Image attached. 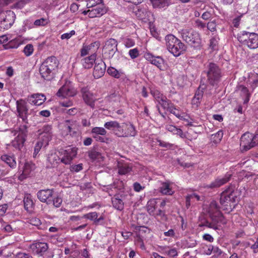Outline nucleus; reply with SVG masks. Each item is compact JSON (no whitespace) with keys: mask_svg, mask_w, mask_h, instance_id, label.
Returning <instances> with one entry per match:
<instances>
[{"mask_svg":"<svg viewBox=\"0 0 258 258\" xmlns=\"http://www.w3.org/2000/svg\"><path fill=\"white\" fill-rule=\"evenodd\" d=\"M58 65V60L55 56L48 57L39 68V72L42 78L46 80H50L53 77Z\"/></svg>","mask_w":258,"mask_h":258,"instance_id":"f257e3e1","label":"nucleus"},{"mask_svg":"<svg viewBox=\"0 0 258 258\" xmlns=\"http://www.w3.org/2000/svg\"><path fill=\"white\" fill-rule=\"evenodd\" d=\"M165 41L167 49L175 56L183 54L186 49V46L172 34L167 35Z\"/></svg>","mask_w":258,"mask_h":258,"instance_id":"f03ea898","label":"nucleus"},{"mask_svg":"<svg viewBox=\"0 0 258 258\" xmlns=\"http://www.w3.org/2000/svg\"><path fill=\"white\" fill-rule=\"evenodd\" d=\"M205 72L207 74V81L212 86L217 84L221 77V70L215 63L209 62L206 67Z\"/></svg>","mask_w":258,"mask_h":258,"instance_id":"7ed1b4c3","label":"nucleus"},{"mask_svg":"<svg viewBox=\"0 0 258 258\" xmlns=\"http://www.w3.org/2000/svg\"><path fill=\"white\" fill-rule=\"evenodd\" d=\"M182 38L186 43L195 48H200L202 40L199 33L192 29H183L181 30Z\"/></svg>","mask_w":258,"mask_h":258,"instance_id":"20e7f679","label":"nucleus"},{"mask_svg":"<svg viewBox=\"0 0 258 258\" xmlns=\"http://www.w3.org/2000/svg\"><path fill=\"white\" fill-rule=\"evenodd\" d=\"M258 144V134L246 133L240 138V150L242 152L247 151Z\"/></svg>","mask_w":258,"mask_h":258,"instance_id":"39448f33","label":"nucleus"},{"mask_svg":"<svg viewBox=\"0 0 258 258\" xmlns=\"http://www.w3.org/2000/svg\"><path fill=\"white\" fill-rule=\"evenodd\" d=\"M238 41L251 49L258 47V34L255 33L243 32L238 35Z\"/></svg>","mask_w":258,"mask_h":258,"instance_id":"423d86ee","label":"nucleus"},{"mask_svg":"<svg viewBox=\"0 0 258 258\" xmlns=\"http://www.w3.org/2000/svg\"><path fill=\"white\" fill-rule=\"evenodd\" d=\"M60 162L66 165L71 164L72 160L76 157L77 149L75 147L68 148L59 151Z\"/></svg>","mask_w":258,"mask_h":258,"instance_id":"0eeeda50","label":"nucleus"},{"mask_svg":"<svg viewBox=\"0 0 258 258\" xmlns=\"http://www.w3.org/2000/svg\"><path fill=\"white\" fill-rule=\"evenodd\" d=\"M237 195L234 188L229 187L221 193L220 202L222 205L228 206V204L230 203H235Z\"/></svg>","mask_w":258,"mask_h":258,"instance_id":"6e6552de","label":"nucleus"},{"mask_svg":"<svg viewBox=\"0 0 258 258\" xmlns=\"http://www.w3.org/2000/svg\"><path fill=\"white\" fill-rule=\"evenodd\" d=\"M117 51V42L113 38L107 40L103 47V52L105 57L111 58Z\"/></svg>","mask_w":258,"mask_h":258,"instance_id":"1a4fd4ad","label":"nucleus"},{"mask_svg":"<svg viewBox=\"0 0 258 258\" xmlns=\"http://www.w3.org/2000/svg\"><path fill=\"white\" fill-rule=\"evenodd\" d=\"M16 105L19 117L22 118L23 122L26 123H28V108L27 105V102L23 99H20L16 102Z\"/></svg>","mask_w":258,"mask_h":258,"instance_id":"9d476101","label":"nucleus"},{"mask_svg":"<svg viewBox=\"0 0 258 258\" xmlns=\"http://www.w3.org/2000/svg\"><path fill=\"white\" fill-rule=\"evenodd\" d=\"M53 189H41L37 193V197L40 201L46 203L47 205L52 203Z\"/></svg>","mask_w":258,"mask_h":258,"instance_id":"9b49d317","label":"nucleus"},{"mask_svg":"<svg viewBox=\"0 0 258 258\" xmlns=\"http://www.w3.org/2000/svg\"><path fill=\"white\" fill-rule=\"evenodd\" d=\"M39 135L42 142L45 144V146L48 145L49 142L52 137V127L50 125H44L42 128L38 130Z\"/></svg>","mask_w":258,"mask_h":258,"instance_id":"f8f14e48","label":"nucleus"},{"mask_svg":"<svg viewBox=\"0 0 258 258\" xmlns=\"http://www.w3.org/2000/svg\"><path fill=\"white\" fill-rule=\"evenodd\" d=\"M126 197V195L121 192L115 194L111 199L113 208L119 211L123 210Z\"/></svg>","mask_w":258,"mask_h":258,"instance_id":"ddd939ff","label":"nucleus"},{"mask_svg":"<svg viewBox=\"0 0 258 258\" xmlns=\"http://www.w3.org/2000/svg\"><path fill=\"white\" fill-rule=\"evenodd\" d=\"M32 252L39 256H42L48 248V244L45 242L36 241L29 246Z\"/></svg>","mask_w":258,"mask_h":258,"instance_id":"4468645a","label":"nucleus"},{"mask_svg":"<svg viewBox=\"0 0 258 258\" xmlns=\"http://www.w3.org/2000/svg\"><path fill=\"white\" fill-rule=\"evenodd\" d=\"M232 174L227 172L224 177H218L214 181L212 182L210 184L207 185L206 187L210 188H215L219 187L220 186L225 184L228 182L231 178Z\"/></svg>","mask_w":258,"mask_h":258,"instance_id":"2eb2a0df","label":"nucleus"},{"mask_svg":"<svg viewBox=\"0 0 258 258\" xmlns=\"http://www.w3.org/2000/svg\"><path fill=\"white\" fill-rule=\"evenodd\" d=\"M81 92L84 101L88 105L93 107L94 105L95 98L94 94L90 91L89 88L87 86L83 87Z\"/></svg>","mask_w":258,"mask_h":258,"instance_id":"dca6fc26","label":"nucleus"},{"mask_svg":"<svg viewBox=\"0 0 258 258\" xmlns=\"http://www.w3.org/2000/svg\"><path fill=\"white\" fill-rule=\"evenodd\" d=\"M106 65L102 60H97L95 64L93 76L95 78L99 79L102 77L105 72Z\"/></svg>","mask_w":258,"mask_h":258,"instance_id":"f3484780","label":"nucleus"},{"mask_svg":"<svg viewBox=\"0 0 258 258\" xmlns=\"http://www.w3.org/2000/svg\"><path fill=\"white\" fill-rule=\"evenodd\" d=\"M145 57L151 63L155 65L160 70H162L164 61L161 56H155L150 53H146L145 54Z\"/></svg>","mask_w":258,"mask_h":258,"instance_id":"a211bd4d","label":"nucleus"},{"mask_svg":"<svg viewBox=\"0 0 258 258\" xmlns=\"http://www.w3.org/2000/svg\"><path fill=\"white\" fill-rule=\"evenodd\" d=\"M46 100L45 96L43 94H34L28 97V102L30 104L39 106Z\"/></svg>","mask_w":258,"mask_h":258,"instance_id":"6ab92c4d","label":"nucleus"},{"mask_svg":"<svg viewBox=\"0 0 258 258\" xmlns=\"http://www.w3.org/2000/svg\"><path fill=\"white\" fill-rule=\"evenodd\" d=\"M57 95L59 97L66 98L70 96H74L76 94V91L67 85L61 87L58 92Z\"/></svg>","mask_w":258,"mask_h":258,"instance_id":"aec40b11","label":"nucleus"},{"mask_svg":"<svg viewBox=\"0 0 258 258\" xmlns=\"http://www.w3.org/2000/svg\"><path fill=\"white\" fill-rule=\"evenodd\" d=\"M92 10H90L89 12L90 18L99 17L105 14L107 10L103 5L97 6L95 7H92Z\"/></svg>","mask_w":258,"mask_h":258,"instance_id":"412c9836","label":"nucleus"},{"mask_svg":"<svg viewBox=\"0 0 258 258\" xmlns=\"http://www.w3.org/2000/svg\"><path fill=\"white\" fill-rule=\"evenodd\" d=\"M117 167L118 173L120 175H125L131 171L132 167L130 164L123 160L117 161Z\"/></svg>","mask_w":258,"mask_h":258,"instance_id":"4be33fe9","label":"nucleus"},{"mask_svg":"<svg viewBox=\"0 0 258 258\" xmlns=\"http://www.w3.org/2000/svg\"><path fill=\"white\" fill-rule=\"evenodd\" d=\"M78 123L76 120H67L66 121L65 128L67 130L68 134L71 136H75L77 134Z\"/></svg>","mask_w":258,"mask_h":258,"instance_id":"5701e85b","label":"nucleus"},{"mask_svg":"<svg viewBox=\"0 0 258 258\" xmlns=\"http://www.w3.org/2000/svg\"><path fill=\"white\" fill-rule=\"evenodd\" d=\"M96 59V54L93 53L90 56L82 59L81 62L83 67L85 69H90L92 67Z\"/></svg>","mask_w":258,"mask_h":258,"instance_id":"b1692460","label":"nucleus"},{"mask_svg":"<svg viewBox=\"0 0 258 258\" xmlns=\"http://www.w3.org/2000/svg\"><path fill=\"white\" fill-rule=\"evenodd\" d=\"M35 169V165L33 163L26 162L24 166L22 174L20 176L21 178H25L30 175L32 171Z\"/></svg>","mask_w":258,"mask_h":258,"instance_id":"393cba45","label":"nucleus"},{"mask_svg":"<svg viewBox=\"0 0 258 258\" xmlns=\"http://www.w3.org/2000/svg\"><path fill=\"white\" fill-rule=\"evenodd\" d=\"M136 133L135 127L132 123H125L122 137H135Z\"/></svg>","mask_w":258,"mask_h":258,"instance_id":"a878e982","label":"nucleus"},{"mask_svg":"<svg viewBox=\"0 0 258 258\" xmlns=\"http://www.w3.org/2000/svg\"><path fill=\"white\" fill-rule=\"evenodd\" d=\"M59 160L60 161L59 155H58L55 153L49 154L47 158V162L49 164L47 166L49 168L54 167L58 164Z\"/></svg>","mask_w":258,"mask_h":258,"instance_id":"bb28decb","label":"nucleus"},{"mask_svg":"<svg viewBox=\"0 0 258 258\" xmlns=\"http://www.w3.org/2000/svg\"><path fill=\"white\" fill-rule=\"evenodd\" d=\"M159 190L163 195H172L174 193L169 181L162 182Z\"/></svg>","mask_w":258,"mask_h":258,"instance_id":"cd10ccee","label":"nucleus"},{"mask_svg":"<svg viewBox=\"0 0 258 258\" xmlns=\"http://www.w3.org/2000/svg\"><path fill=\"white\" fill-rule=\"evenodd\" d=\"M154 8L161 9L169 6L170 0H150Z\"/></svg>","mask_w":258,"mask_h":258,"instance_id":"c85d7f7f","label":"nucleus"},{"mask_svg":"<svg viewBox=\"0 0 258 258\" xmlns=\"http://www.w3.org/2000/svg\"><path fill=\"white\" fill-rule=\"evenodd\" d=\"M203 96V91L198 90L196 91L194 98L192 99L191 104L192 107L197 108L200 105Z\"/></svg>","mask_w":258,"mask_h":258,"instance_id":"c756f323","label":"nucleus"},{"mask_svg":"<svg viewBox=\"0 0 258 258\" xmlns=\"http://www.w3.org/2000/svg\"><path fill=\"white\" fill-rule=\"evenodd\" d=\"M1 159L11 168L16 166V162L13 155L4 154L1 156Z\"/></svg>","mask_w":258,"mask_h":258,"instance_id":"7c9ffc66","label":"nucleus"},{"mask_svg":"<svg viewBox=\"0 0 258 258\" xmlns=\"http://www.w3.org/2000/svg\"><path fill=\"white\" fill-rule=\"evenodd\" d=\"M239 88L240 90V95L244 100L243 103L247 104L249 102L250 97V93L248 89L243 85H240Z\"/></svg>","mask_w":258,"mask_h":258,"instance_id":"2f4dec72","label":"nucleus"},{"mask_svg":"<svg viewBox=\"0 0 258 258\" xmlns=\"http://www.w3.org/2000/svg\"><path fill=\"white\" fill-rule=\"evenodd\" d=\"M26 139L21 136H17L12 141V146L16 149L20 150L24 146Z\"/></svg>","mask_w":258,"mask_h":258,"instance_id":"473e14b6","label":"nucleus"},{"mask_svg":"<svg viewBox=\"0 0 258 258\" xmlns=\"http://www.w3.org/2000/svg\"><path fill=\"white\" fill-rule=\"evenodd\" d=\"M84 217L90 220L94 221L95 224H98L100 221L104 219L102 216L98 218V214L96 212H91L84 215Z\"/></svg>","mask_w":258,"mask_h":258,"instance_id":"72a5a7b5","label":"nucleus"},{"mask_svg":"<svg viewBox=\"0 0 258 258\" xmlns=\"http://www.w3.org/2000/svg\"><path fill=\"white\" fill-rule=\"evenodd\" d=\"M10 15H9L0 22V28L1 29H8L11 27L13 23V20L10 19Z\"/></svg>","mask_w":258,"mask_h":258,"instance_id":"f704fd0d","label":"nucleus"},{"mask_svg":"<svg viewBox=\"0 0 258 258\" xmlns=\"http://www.w3.org/2000/svg\"><path fill=\"white\" fill-rule=\"evenodd\" d=\"M157 202L156 199H151L149 200L147 205V210L148 212L151 215H155V210L156 208Z\"/></svg>","mask_w":258,"mask_h":258,"instance_id":"c9c22d12","label":"nucleus"},{"mask_svg":"<svg viewBox=\"0 0 258 258\" xmlns=\"http://www.w3.org/2000/svg\"><path fill=\"white\" fill-rule=\"evenodd\" d=\"M219 209L220 207L216 201H213L211 202L209 210L210 214L216 213L218 216L220 215L221 213L219 212Z\"/></svg>","mask_w":258,"mask_h":258,"instance_id":"e433bc0d","label":"nucleus"},{"mask_svg":"<svg viewBox=\"0 0 258 258\" xmlns=\"http://www.w3.org/2000/svg\"><path fill=\"white\" fill-rule=\"evenodd\" d=\"M24 204L25 209L27 211H31L32 210L34 206V203L33 200L29 196L25 197L24 199Z\"/></svg>","mask_w":258,"mask_h":258,"instance_id":"4c0bfd02","label":"nucleus"},{"mask_svg":"<svg viewBox=\"0 0 258 258\" xmlns=\"http://www.w3.org/2000/svg\"><path fill=\"white\" fill-rule=\"evenodd\" d=\"M98 43L95 42L90 44L89 45L84 46L81 50V55L83 56L88 54L92 48L95 47V46L97 47V48H98Z\"/></svg>","mask_w":258,"mask_h":258,"instance_id":"58836bf2","label":"nucleus"},{"mask_svg":"<svg viewBox=\"0 0 258 258\" xmlns=\"http://www.w3.org/2000/svg\"><path fill=\"white\" fill-rule=\"evenodd\" d=\"M107 73L109 75L116 79L119 78L122 75V73L121 72L117 71L113 67L108 68L107 70Z\"/></svg>","mask_w":258,"mask_h":258,"instance_id":"ea45409f","label":"nucleus"},{"mask_svg":"<svg viewBox=\"0 0 258 258\" xmlns=\"http://www.w3.org/2000/svg\"><path fill=\"white\" fill-rule=\"evenodd\" d=\"M125 126V123H122L121 124H120L118 122L117 126L114 128L113 131L115 135L119 137H122L123 136V130Z\"/></svg>","mask_w":258,"mask_h":258,"instance_id":"a19ab883","label":"nucleus"},{"mask_svg":"<svg viewBox=\"0 0 258 258\" xmlns=\"http://www.w3.org/2000/svg\"><path fill=\"white\" fill-rule=\"evenodd\" d=\"M27 123L25 124L21 125L19 127V134L18 136H21L22 137H24L26 139L28 134V125Z\"/></svg>","mask_w":258,"mask_h":258,"instance_id":"79ce46f5","label":"nucleus"},{"mask_svg":"<svg viewBox=\"0 0 258 258\" xmlns=\"http://www.w3.org/2000/svg\"><path fill=\"white\" fill-rule=\"evenodd\" d=\"M91 133L93 135L104 136L106 134L107 132L103 127H94L92 129Z\"/></svg>","mask_w":258,"mask_h":258,"instance_id":"37998d69","label":"nucleus"},{"mask_svg":"<svg viewBox=\"0 0 258 258\" xmlns=\"http://www.w3.org/2000/svg\"><path fill=\"white\" fill-rule=\"evenodd\" d=\"M164 253L170 257H174L178 255V252L176 248H170L165 247Z\"/></svg>","mask_w":258,"mask_h":258,"instance_id":"c03bdc74","label":"nucleus"},{"mask_svg":"<svg viewBox=\"0 0 258 258\" xmlns=\"http://www.w3.org/2000/svg\"><path fill=\"white\" fill-rule=\"evenodd\" d=\"M159 103L164 109H167V110H168L170 107L173 105L171 101L167 99L166 96H165V98L162 99Z\"/></svg>","mask_w":258,"mask_h":258,"instance_id":"a18cd8bd","label":"nucleus"},{"mask_svg":"<svg viewBox=\"0 0 258 258\" xmlns=\"http://www.w3.org/2000/svg\"><path fill=\"white\" fill-rule=\"evenodd\" d=\"M135 14L140 19H144L148 16V12L145 9H138L135 12Z\"/></svg>","mask_w":258,"mask_h":258,"instance_id":"49530a36","label":"nucleus"},{"mask_svg":"<svg viewBox=\"0 0 258 258\" xmlns=\"http://www.w3.org/2000/svg\"><path fill=\"white\" fill-rule=\"evenodd\" d=\"M43 146H45V144L43 142L39 141L37 142L34 147V151L33 153L34 157H35L37 156Z\"/></svg>","mask_w":258,"mask_h":258,"instance_id":"de8ad7c7","label":"nucleus"},{"mask_svg":"<svg viewBox=\"0 0 258 258\" xmlns=\"http://www.w3.org/2000/svg\"><path fill=\"white\" fill-rule=\"evenodd\" d=\"M223 135V134L222 131H219L216 134L212 135L213 142L215 143L220 142L222 139Z\"/></svg>","mask_w":258,"mask_h":258,"instance_id":"09e8293b","label":"nucleus"},{"mask_svg":"<svg viewBox=\"0 0 258 258\" xmlns=\"http://www.w3.org/2000/svg\"><path fill=\"white\" fill-rule=\"evenodd\" d=\"M33 46L32 44H27L24 48L23 52L27 56L31 55L33 52Z\"/></svg>","mask_w":258,"mask_h":258,"instance_id":"8fccbe9b","label":"nucleus"},{"mask_svg":"<svg viewBox=\"0 0 258 258\" xmlns=\"http://www.w3.org/2000/svg\"><path fill=\"white\" fill-rule=\"evenodd\" d=\"M152 94L154 97V98L156 100L158 103L162 100V99L165 98L164 95L161 94L160 92L157 90L154 91L152 92Z\"/></svg>","mask_w":258,"mask_h":258,"instance_id":"3c124183","label":"nucleus"},{"mask_svg":"<svg viewBox=\"0 0 258 258\" xmlns=\"http://www.w3.org/2000/svg\"><path fill=\"white\" fill-rule=\"evenodd\" d=\"M48 20L45 18H41L35 20L34 22V25L36 26H43L47 24Z\"/></svg>","mask_w":258,"mask_h":258,"instance_id":"603ef678","label":"nucleus"},{"mask_svg":"<svg viewBox=\"0 0 258 258\" xmlns=\"http://www.w3.org/2000/svg\"><path fill=\"white\" fill-rule=\"evenodd\" d=\"M118 122L116 121H110L106 122L104 124V127L107 129L110 130L112 129L113 131L114 130L115 127L117 126Z\"/></svg>","mask_w":258,"mask_h":258,"instance_id":"864d4df0","label":"nucleus"},{"mask_svg":"<svg viewBox=\"0 0 258 258\" xmlns=\"http://www.w3.org/2000/svg\"><path fill=\"white\" fill-rule=\"evenodd\" d=\"M102 0H89L87 4V8L95 7L101 4Z\"/></svg>","mask_w":258,"mask_h":258,"instance_id":"5fc2aeb1","label":"nucleus"},{"mask_svg":"<svg viewBox=\"0 0 258 258\" xmlns=\"http://www.w3.org/2000/svg\"><path fill=\"white\" fill-rule=\"evenodd\" d=\"M88 156L92 160H95L98 158L100 155L98 152L94 150H92L88 152Z\"/></svg>","mask_w":258,"mask_h":258,"instance_id":"6e6d98bb","label":"nucleus"},{"mask_svg":"<svg viewBox=\"0 0 258 258\" xmlns=\"http://www.w3.org/2000/svg\"><path fill=\"white\" fill-rule=\"evenodd\" d=\"M168 111H169L171 113L175 115L177 118H178L180 119H183V120H186V119L185 118H183V116H180V115L178 113H177V110L174 107V106L173 105V104L171 106V107H170Z\"/></svg>","mask_w":258,"mask_h":258,"instance_id":"4d7b16f0","label":"nucleus"},{"mask_svg":"<svg viewBox=\"0 0 258 258\" xmlns=\"http://www.w3.org/2000/svg\"><path fill=\"white\" fill-rule=\"evenodd\" d=\"M128 54L132 59H134L139 55V52L138 48H135L130 50Z\"/></svg>","mask_w":258,"mask_h":258,"instance_id":"13d9d810","label":"nucleus"},{"mask_svg":"<svg viewBox=\"0 0 258 258\" xmlns=\"http://www.w3.org/2000/svg\"><path fill=\"white\" fill-rule=\"evenodd\" d=\"M83 169V164L82 163L73 165L70 167V170L72 172H78Z\"/></svg>","mask_w":258,"mask_h":258,"instance_id":"bf43d9fd","label":"nucleus"},{"mask_svg":"<svg viewBox=\"0 0 258 258\" xmlns=\"http://www.w3.org/2000/svg\"><path fill=\"white\" fill-rule=\"evenodd\" d=\"M62 199L61 198L57 197L55 198H52V204L56 208L59 207L62 203Z\"/></svg>","mask_w":258,"mask_h":258,"instance_id":"052dcab7","label":"nucleus"},{"mask_svg":"<svg viewBox=\"0 0 258 258\" xmlns=\"http://www.w3.org/2000/svg\"><path fill=\"white\" fill-rule=\"evenodd\" d=\"M157 141L159 143V145L160 147L166 148H171L173 147V144H170L169 143H167L160 140H157Z\"/></svg>","mask_w":258,"mask_h":258,"instance_id":"680f3d73","label":"nucleus"},{"mask_svg":"<svg viewBox=\"0 0 258 258\" xmlns=\"http://www.w3.org/2000/svg\"><path fill=\"white\" fill-rule=\"evenodd\" d=\"M207 29L211 32H214L216 30V24L215 21H211L208 23L207 25Z\"/></svg>","mask_w":258,"mask_h":258,"instance_id":"e2e57ef3","label":"nucleus"},{"mask_svg":"<svg viewBox=\"0 0 258 258\" xmlns=\"http://www.w3.org/2000/svg\"><path fill=\"white\" fill-rule=\"evenodd\" d=\"M75 34V31L74 30L71 31L69 33H66L62 34L61 35V39H68L70 38L73 35Z\"/></svg>","mask_w":258,"mask_h":258,"instance_id":"0e129e2a","label":"nucleus"},{"mask_svg":"<svg viewBox=\"0 0 258 258\" xmlns=\"http://www.w3.org/2000/svg\"><path fill=\"white\" fill-rule=\"evenodd\" d=\"M20 45L19 43L16 42L15 40H13L9 42L7 47H5L6 49L9 48H18Z\"/></svg>","mask_w":258,"mask_h":258,"instance_id":"69168bd1","label":"nucleus"},{"mask_svg":"<svg viewBox=\"0 0 258 258\" xmlns=\"http://www.w3.org/2000/svg\"><path fill=\"white\" fill-rule=\"evenodd\" d=\"M124 45L126 47H131L135 45L134 41L131 38H126L124 41Z\"/></svg>","mask_w":258,"mask_h":258,"instance_id":"338daca9","label":"nucleus"},{"mask_svg":"<svg viewBox=\"0 0 258 258\" xmlns=\"http://www.w3.org/2000/svg\"><path fill=\"white\" fill-rule=\"evenodd\" d=\"M30 223L33 225L38 227L41 224V222L38 218H33L30 220Z\"/></svg>","mask_w":258,"mask_h":258,"instance_id":"774afa93","label":"nucleus"}]
</instances>
